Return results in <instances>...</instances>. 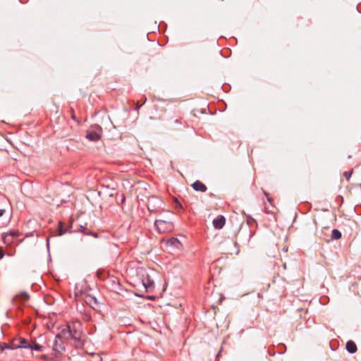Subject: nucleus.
<instances>
[{
	"mask_svg": "<svg viewBox=\"0 0 361 361\" xmlns=\"http://www.w3.org/2000/svg\"><path fill=\"white\" fill-rule=\"evenodd\" d=\"M264 193L265 196L267 197V200L271 204L272 200H271V197H269V193L267 192L266 191H264Z\"/></svg>",
	"mask_w": 361,
	"mask_h": 361,
	"instance_id": "24",
	"label": "nucleus"
},
{
	"mask_svg": "<svg viewBox=\"0 0 361 361\" xmlns=\"http://www.w3.org/2000/svg\"><path fill=\"white\" fill-rule=\"evenodd\" d=\"M176 123H180V121H179L178 119H176Z\"/></svg>",
	"mask_w": 361,
	"mask_h": 361,
	"instance_id": "32",
	"label": "nucleus"
},
{
	"mask_svg": "<svg viewBox=\"0 0 361 361\" xmlns=\"http://www.w3.org/2000/svg\"><path fill=\"white\" fill-rule=\"evenodd\" d=\"M352 173H353V171H348L344 172L343 176L347 180H349V179L350 178V177L352 176Z\"/></svg>",
	"mask_w": 361,
	"mask_h": 361,
	"instance_id": "22",
	"label": "nucleus"
},
{
	"mask_svg": "<svg viewBox=\"0 0 361 361\" xmlns=\"http://www.w3.org/2000/svg\"><path fill=\"white\" fill-rule=\"evenodd\" d=\"M147 101V98L145 97L143 102V104Z\"/></svg>",
	"mask_w": 361,
	"mask_h": 361,
	"instance_id": "33",
	"label": "nucleus"
},
{
	"mask_svg": "<svg viewBox=\"0 0 361 361\" xmlns=\"http://www.w3.org/2000/svg\"><path fill=\"white\" fill-rule=\"evenodd\" d=\"M78 231L83 233L85 235H91L94 236V238H97V236H98V235L96 233H89V232H87L85 227L84 226H82V225L80 226V227H79Z\"/></svg>",
	"mask_w": 361,
	"mask_h": 361,
	"instance_id": "15",
	"label": "nucleus"
},
{
	"mask_svg": "<svg viewBox=\"0 0 361 361\" xmlns=\"http://www.w3.org/2000/svg\"><path fill=\"white\" fill-rule=\"evenodd\" d=\"M0 348L1 352L4 351L6 349H11V343L7 344L6 343H3L0 345Z\"/></svg>",
	"mask_w": 361,
	"mask_h": 361,
	"instance_id": "20",
	"label": "nucleus"
},
{
	"mask_svg": "<svg viewBox=\"0 0 361 361\" xmlns=\"http://www.w3.org/2000/svg\"><path fill=\"white\" fill-rule=\"evenodd\" d=\"M86 302H88L90 303V305H92V302L93 301L94 303L97 304V301L96 300V298L94 297H92V296H88L86 298V300H85Z\"/></svg>",
	"mask_w": 361,
	"mask_h": 361,
	"instance_id": "21",
	"label": "nucleus"
},
{
	"mask_svg": "<svg viewBox=\"0 0 361 361\" xmlns=\"http://www.w3.org/2000/svg\"><path fill=\"white\" fill-rule=\"evenodd\" d=\"M154 226L159 233H167L172 231L173 226L170 221L164 220H156L154 222Z\"/></svg>",
	"mask_w": 361,
	"mask_h": 361,
	"instance_id": "2",
	"label": "nucleus"
},
{
	"mask_svg": "<svg viewBox=\"0 0 361 361\" xmlns=\"http://www.w3.org/2000/svg\"><path fill=\"white\" fill-rule=\"evenodd\" d=\"M3 240L6 244H11L13 242L14 238L6 233L3 235Z\"/></svg>",
	"mask_w": 361,
	"mask_h": 361,
	"instance_id": "16",
	"label": "nucleus"
},
{
	"mask_svg": "<svg viewBox=\"0 0 361 361\" xmlns=\"http://www.w3.org/2000/svg\"><path fill=\"white\" fill-rule=\"evenodd\" d=\"M142 285L147 292H151L154 288V283L149 276L142 280Z\"/></svg>",
	"mask_w": 361,
	"mask_h": 361,
	"instance_id": "7",
	"label": "nucleus"
},
{
	"mask_svg": "<svg viewBox=\"0 0 361 361\" xmlns=\"http://www.w3.org/2000/svg\"><path fill=\"white\" fill-rule=\"evenodd\" d=\"M192 188L195 191L206 192L207 190V186L200 180H196L192 185Z\"/></svg>",
	"mask_w": 361,
	"mask_h": 361,
	"instance_id": "9",
	"label": "nucleus"
},
{
	"mask_svg": "<svg viewBox=\"0 0 361 361\" xmlns=\"http://www.w3.org/2000/svg\"><path fill=\"white\" fill-rule=\"evenodd\" d=\"M341 238V233L338 229H333L331 231V238L338 240Z\"/></svg>",
	"mask_w": 361,
	"mask_h": 361,
	"instance_id": "14",
	"label": "nucleus"
},
{
	"mask_svg": "<svg viewBox=\"0 0 361 361\" xmlns=\"http://www.w3.org/2000/svg\"><path fill=\"white\" fill-rule=\"evenodd\" d=\"M166 245L169 247H174L177 250H180L183 247L181 243L176 238H171L166 242Z\"/></svg>",
	"mask_w": 361,
	"mask_h": 361,
	"instance_id": "8",
	"label": "nucleus"
},
{
	"mask_svg": "<svg viewBox=\"0 0 361 361\" xmlns=\"http://www.w3.org/2000/svg\"><path fill=\"white\" fill-rule=\"evenodd\" d=\"M52 348L55 352L57 353H61L65 350V347L63 345V343L61 338V336L59 334L56 336L54 341Z\"/></svg>",
	"mask_w": 361,
	"mask_h": 361,
	"instance_id": "5",
	"label": "nucleus"
},
{
	"mask_svg": "<svg viewBox=\"0 0 361 361\" xmlns=\"http://www.w3.org/2000/svg\"><path fill=\"white\" fill-rule=\"evenodd\" d=\"M4 213H5V209H0V217L2 216Z\"/></svg>",
	"mask_w": 361,
	"mask_h": 361,
	"instance_id": "27",
	"label": "nucleus"
},
{
	"mask_svg": "<svg viewBox=\"0 0 361 361\" xmlns=\"http://www.w3.org/2000/svg\"><path fill=\"white\" fill-rule=\"evenodd\" d=\"M32 235H33L32 233H27L25 237V238H28V237H30V236H32Z\"/></svg>",
	"mask_w": 361,
	"mask_h": 361,
	"instance_id": "28",
	"label": "nucleus"
},
{
	"mask_svg": "<svg viewBox=\"0 0 361 361\" xmlns=\"http://www.w3.org/2000/svg\"><path fill=\"white\" fill-rule=\"evenodd\" d=\"M18 343L20 348H30V343L25 338L18 339Z\"/></svg>",
	"mask_w": 361,
	"mask_h": 361,
	"instance_id": "12",
	"label": "nucleus"
},
{
	"mask_svg": "<svg viewBox=\"0 0 361 361\" xmlns=\"http://www.w3.org/2000/svg\"><path fill=\"white\" fill-rule=\"evenodd\" d=\"M142 105V104H141V105H137L136 109H137H137H139Z\"/></svg>",
	"mask_w": 361,
	"mask_h": 361,
	"instance_id": "31",
	"label": "nucleus"
},
{
	"mask_svg": "<svg viewBox=\"0 0 361 361\" xmlns=\"http://www.w3.org/2000/svg\"><path fill=\"white\" fill-rule=\"evenodd\" d=\"M42 359H44V360H47L48 359V356L47 355H43L40 357Z\"/></svg>",
	"mask_w": 361,
	"mask_h": 361,
	"instance_id": "29",
	"label": "nucleus"
},
{
	"mask_svg": "<svg viewBox=\"0 0 361 361\" xmlns=\"http://www.w3.org/2000/svg\"><path fill=\"white\" fill-rule=\"evenodd\" d=\"M44 348V346L42 345H39V343H37L36 342H32L30 343V349L32 350L35 351H42Z\"/></svg>",
	"mask_w": 361,
	"mask_h": 361,
	"instance_id": "11",
	"label": "nucleus"
},
{
	"mask_svg": "<svg viewBox=\"0 0 361 361\" xmlns=\"http://www.w3.org/2000/svg\"><path fill=\"white\" fill-rule=\"evenodd\" d=\"M247 221L249 225H251L252 224H253L255 221V220L254 219L250 217L247 219Z\"/></svg>",
	"mask_w": 361,
	"mask_h": 361,
	"instance_id": "25",
	"label": "nucleus"
},
{
	"mask_svg": "<svg viewBox=\"0 0 361 361\" xmlns=\"http://www.w3.org/2000/svg\"><path fill=\"white\" fill-rule=\"evenodd\" d=\"M17 348H20L18 339H14L11 343V349H17Z\"/></svg>",
	"mask_w": 361,
	"mask_h": 361,
	"instance_id": "18",
	"label": "nucleus"
},
{
	"mask_svg": "<svg viewBox=\"0 0 361 361\" xmlns=\"http://www.w3.org/2000/svg\"><path fill=\"white\" fill-rule=\"evenodd\" d=\"M102 133V129L100 126H96L88 130L86 134V138L90 141H97L100 139Z\"/></svg>",
	"mask_w": 361,
	"mask_h": 361,
	"instance_id": "3",
	"label": "nucleus"
},
{
	"mask_svg": "<svg viewBox=\"0 0 361 361\" xmlns=\"http://www.w3.org/2000/svg\"><path fill=\"white\" fill-rule=\"evenodd\" d=\"M4 255V251L0 248V259L3 258Z\"/></svg>",
	"mask_w": 361,
	"mask_h": 361,
	"instance_id": "26",
	"label": "nucleus"
},
{
	"mask_svg": "<svg viewBox=\"0 0 361 361\" xmlns=\"http://www.w3.org/2000/svg\"><path fill=\"white\" fill-rule=\"evenodd\" d=\"M16 299L20 300L21 302H25L29 299V295L27 293L23 292L17 295Z\"/></svg>",
	"mask_w": 361,
	"mask_h": 361,
	"instance_id": "17",
	"label": "nucleus"
},
{
	"mask_svg": "<svg viewBox=\"0 0 361 361\" xmlns=\"http://www.w3.org/2000/svg\"><path fill=\"white\" fill-rule=\"evenodd\" d=\"M226 223V219L224 216L219 215L213 220V226L216 229H221Z\"/></svg>",
	"mask_w": 361,
	"mask_h": 361,
	"instance_id": "6",
	"label": "nucleus"
},
{
	"mask_svg": "<svg viewBox=\"0 0 361 361\" xmlns=\"http://www.w3.org/2000/svg\"><path fill=\"white\" fill-rule=\"evenodd\" d=\"M58 228H59V235H62L67 232H70V233L71 232V231L70 230L71 228V226L70 227L69 229H64L61 221H59Z\"/></svg>",
	"mask_w": 361,
	"mask_h": 361,
	"instance_id": "13",
	"label": "nucleus"
},
{
	"mask_svg": "<svg viewBox=\"0 0 361 361\" xmlns=\"http://www.w3.org/2000/svg\"><path fill=\"white\" fill-rule=\"evenodd\" d=\"M47 247H49V238L47 239Z\"/></svg>",
	"mask_w": 361,
	"mask_h": 361,
	"instance_id": "30",
	"label": "nucleus"
},
{
	"mask_svg": "<svg viewBox=\"0 0 361 361\" xmlns=\"http://www.w3.org/2000/svg\"><path fill=\"white\" fill-rule=\"evenodd\" d=\"M10 236H12L14 239L19 236L20 233L18 231H11L6 233Z\"/></svg>",
	"mask_w": 361,
	"mask_h": 361,
	"instance_id": "19",
	"label": "nucleus"
},
{
	"mask_svg": "<svg viewBox=\"0 0 361 361\" xmlns=\"http://www.w3.org/2000/svg\"><path fill=\"white\" fill-rule=\"evenodd\" d=\"M82 323L80 321H73L68 323L67 329H63L61 334L67 338H73L81 345Z\"/></svg>",
	"mask_w": 361,
	"mask_h": 361,
	"instance_id": "1",
	"label": "nucleus"
},
{
	"mask_svg": "<svg viewBox=\"0 0 361 361\" xmlns=\"http://www.w3.org/2000/svg\"><path fill=\"white\" fill-rule=\"evenodd\" d=\"M162 204L163 202L160 198L152 197L148 200L147 207L151 212H156L161 208Z\"/></svg>",
	"mask_w": 361,
	"mask_h": 361,
	"instance_id": "4",
	"label": "nucleus"
},
{
	"mask_svg": "<svg viewBox=\"0 0 361 361\" xmlns=\"http://www.w3.org/2000/svg\"><path fill=\"white\" fill-rule=\"evenodd\" d=\"M346 350L348 353L353 354L357 351V345L353 341H348L346 343Z\"/></svg>",
	"mask_w": 361,
	"mask_h": 361,
	"instance_id": "10",
	"label": "nucleus"
},
{
	"mask_svg": "<svg viewBox=\"0 0 361 361\" xmlns=\"http://www.w3.org/2000/svg\"><path fill=\"white\" fill-rule=\"evenodd\" d=\"M71 118L73 120L77 121L78 123H80V121L77 119V118H76V116L75 115L73 109H71Z\"/></svg>",
	"mask_w": 361,
	"mask_h": 361,
	"instance_id": "23",
	"label": "nucleus"
}]
</instances>
